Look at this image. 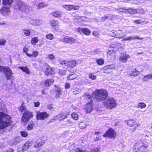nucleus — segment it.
I'll use <instances>...</instances> for the list:
<instances>
[{
	"label": "nucleus",
	"instance_id": "1",
	"mask_svg": "<svg viewBox=\"0 0 152 152\" xmlns=\"http://www.w3.org/2000/svg\"><path fill=\"white\" fill-rule=\"evenodd\" d=\"M108 93L106 90L103 89H97L92 93V96L96 101H101L107 98Z\"/></svg>",
	"mask_w": 152,
	"mask_h": 152
},
{
	"label": "nucleus",
	"instance_id": "2",
	"mask_svg": "<svg viewBox=\"0 0 152 152\" xmlns=\"http://www.w3.org/2000/svg\"><path fill=\"white\" fill-rule=\"evenodd\" d=\"M11 122V117L3 112H0V129L10 125Z\"/></svg>",
	"mask_w": 152,
	"mask_h": 152
},
{
	"label": "nucleus",
	"instance_id": "3",
	"mask_svg": "<svg viewBox=\"0 0 152 152\" xmlns=\"http://www.w3.org/2000/svg\"><path fill=\"white\" fill-rule=\"evenodd\" d=\"M103 105L106 108L112 110L116 107L117 103L114 99L109 97L108 99H105L104 101Z\"/></svg>",
	"mask_w": 152,
	"mask_h": 152
},
{
	"label": "nucleus",
	"instance_id": "4",
	"mask_svg": "<svg viewBox=\"0 0 152 152\" xmlns=\"http://www.w3.org/2000/svg\"><path fill=\"white\" fill-rule=\"evenodd\" d=\"M0 72H2L4 74L5 77L7 80H10L13 77L12 70L9 67L0 66Z\"/></svg>",
	"mask_w": 152,
	"mask_h": 152
},
{
	"label": "nucleus",
	"instance_id": "5",
	"mask_svg": "<svg viewBox=\"0 0 152 152\" xmlns=\"http://www.w3.org/2000/svg\"><path fill=\"white\" fill-rule=\"evenodd\" d=\"M116 133L115 130L112 128H110L109 130L106 132L105 134L103 135L104 137H107L111 138H115Z\"/></svg>",
	"mask_w": 152,
	"mask_h": 152
},
{
	"label": "nucleus",
	"instance_id": "6",
	"mask_svg": "<svg viewBox=\"0 0 152 152\" xmlns=\"http://www.w3.org/2000/svg\"><path fill=\"white\" fill-rule=\"evenodd\" d=\"M49 115L46 112H37L36 115L37 120H44L47 118Z\"/></svg>",
	"mask_w": 152,
	"mask_h": 152
},
{
	"label": "nucleus",
	"instance_id": "7",
	"mask_svg": "<svg viewBox=\"0 0 152 152\" xmlns=\"http://www.w3.org/2000/svg\"><path fill=\"white\" fill-rule=\"evenodd\" d=\"M148 146L147 143H143L141 142H139L136 143V145L134 147V151H137L139 150L141 147L147 148Z\"/></svg>",
	"mask_w": 152,
	"mask_h": 152
},
{
	"label": "nucleus",
	"instance_id": "8",
	"mask_svg": "<svg viewBox=\"0 0 152 152\" xmlns=\"http://www.w3.org/2000/svg\"><path fill=\"white\" fill-rule=\"evenodd\" d=\"M62 40L63 42L71 44L75 43L76 41L75 39L68 36L63 38Z\"/></svg>",
	"mask_w": 152,
	"mask_h": 152
},
{
	"label": "nucleus",
	"instance_id": "9",
	"mask_svg": "<svg viewBox=\"0 0 152 152\" xmlns=\"http://www.w3.org/2000/svg\"><path fill=\"white\" fill-rule=\"evenodd\" d=\"M130 58V56L125 53H122L121 54L119 59L120 61L124 63H126Z\"/></svg>",
	"mask_w": 152,
	"mask_h": 152
},
{
	"label": "nucleus",
	"instance_id": "10",
	"mask_svg": "<svg viewBox=\"0 0 152 152\" xmlns=\"http://www.w3.org/2000/svg\"><path fill=\"white\" fill-rule=\"evenodd\" d=\"M29 22L31 24L35 26L40 25L42 23V21L39 19H32Z\"/></svg>",
	"mask_w": 152,
	"mask_h": 152
},
{
	"label": "nucleus",
	"instance_id": "11",
	"mask_svg": "<svg viewBox=\"0 0 152 152\" xmlns=\"http://www.w3.org/2000/svg\"><path fill=\"white\" fill-rule=\"evenodd\" d=\"M85 109L86 113H90L93 110V104L92 102H88L85 106Z\"/></svg>",
	"mask_w": 152,
	"mask_h": 152
},
{
	"label": "nucleus",
	"instance_id": "12",
	"mask_svg": "<svg viewBox=\"0 0 152 152\" xmlns=\"http://www.w3.org/2000/svg\"><path fill=\"white\" fill-rule=\"evenodd\" d=\"M63 7L68 11H70L73 9L76 10H78L79 8L78 6H75L74 5H64Z\"/></svg>",
	"mask_w": 152,
	"mask_h": 152
},
{
	"label": "nucleus",
	"instance_id": "13",
	"mask_svg": "<svg viewBox=\"0 0 152 152\" xmlns=\"http://www.w3.org/2000/svg\"><path fill=\"white\" fill-rule=\"evenodd\" d=\"M50 23L53 28L56 30L58 29V26L59 24V22L56 20H51L50 22Z\"/></svg>",
	"mask_w": 152,
	"mask_h": 152
},
{
	"label": "nucleus",
	"instance_id": "14",
	"mask_svg": "<svg viewBox=\"0 0 152 152\" xmlns=\"http://www.w3.org/2000/svg\"><path fill=\"white\" fill-rule=\"evenodd\" d=\"M135 39H143V38H140L137 36L134 37L132 36H131L130 37H126V38H124L122 39V41L126 40L129 41L132 40H135Z\"/></svg>",
	"mask_w": 152,
	"mask_h": 152
},
{
	"label": "nucleus",
	"instance_id": "15",
	"mask_svg": "<svg viewBox=\"0 0 152 152\" xmlns=\"http://www.w3.org/2000/svg\"><path fill=\"white\" fill-rule=\"evenodd\" d=\"M17 5L19 9L21 10H25L26 6L25 4L20 1H18L17 2Z\"/></svg>",
	"mask_w": 152,
	"mask_h": 152
},
{
	"label": "nucleus",
	"instance_id": "16",
	"mask_svg": "<svg viewBox=\"0 0 152 152\" xmlns=\"http://www.w3.org/2000/svg\"><path fill=\"white\" fill-rule=\"evenodd\" d=\"M22 140L21 139L20 137H17L12 139L10 142L12 144L16 145L18 143L20 142Z\"/></svg>",
	"mask_w": 152,
	"mask_h": 152
},
{
	"label": "nucleus",
	"instance_id": "17",
	"mask_svg": "<svg viewBox=\"0 0 152 152\" xmlns=\"http://www.w3.org/2000/svg\"><path fill=\"white\" fill-rule=\"evenodd\" d=\"M140 74V72L137 70L132 69H131V71L129 73V75L132 76H136Z\"/></svg>",
	"mask_w": 152,
	"mask_h": 152
},
{
	"label": "nucleus",
	"instance_id": "18",
	"mask_svg": "<svg viewBox=\"0 0 152 152\" xmlns=\"http://www.w3.org/2000/svg\"><path fill=\"white\" fill-rule=\"evenodd\" d=\"M10 9L8 7H4L0 10V12L3 15H7L10 12Z\"/></svg>",
	"mask_w": 152,
	"mask_h": 152
},
{
	"label": "nucleus",
	"instance_id": "19",
	"mask_svg": "<svg viewBox=\"0 0 152 152\" xmlns=\"http://www.w3.org/2000/svg\"><path fill=\"white\" fill-rule=\"evenodd\" d=\"M51 14L53 17L58 18L61 17L63 14L62 11H58L53 12Z\"/></svg>",
	"mask_w": 152,
	"mask_h": 152
},
{
	"label": "nucleus",
	"instance_id": "20",
	"mask_svg": "<svg viewBox=\"0 0 152 152\" xmlns=\"http://www.w3.org/2000/svg\"><path fill=\"white\" fill-rule=\"evenodd\" d=\"M107 56L108 58H110L111 59H113L115 57V54L113 50H108L107 52Z\"/></svg>",
	"mask_w": 152,
	"mask_h": 152
},
{
	"label": "nucleus",
	"instance_id": "21",
	"mask_svg": "<svg viewBox=\"0 0 152 152\" xmlns=\"http://www.w3.org/2000/svg\"><path fill=\"white\" fill-rule=\"evenodd\" d=\"M88 125L86 121H84L80 122L78 126L80 129H83L86 128Z\"/></svg>",
	"mask_w": 152,
	"mask_h": 152
},
{
	"label": "nucleus",
	"instance_id": "22",
	"mask_svg": "<svg viewBox=\"0 0 152 152\" xmlns=\"http://www.w3.org/2000/svg\"><path fill=\"white\" fill-rule=\"evenodd\" d=\"M58 115V120L60 121L64 120L67 117V115H65L64 113L59 114Z\"/></svg>",
	"mask_w": 152,
	"mask_h": 152
},
{
	"label": "nucleus",
	"instance_id": "23",
	"mask_svg": "<svg viewBox=\"0 0 152 152\" xmlns=\"http://www.w3.org/2000/svg\"><path fill=\"white\" fill-rule=\"evenodd\" d=\"M76 62L75 60L70 61H67L66 66L69 67H73L75 66Z\"/></svg>",
	"mask_w": 152,
	"mask_h": 152
},
{
	"label": "nucleus",
	"instance_id": "24",
	"mask_svg": "<svg viewBox=\"0 0 152 152\" xmlns=\"http://www.w3.org/2000/svg\"><path fill=\"white\" fill-rule=\"evenodd\" d=\"M116 32L117 33H116L115 37L121 39L125 36L124 35H123V32L120 30H117Z\"/></svg>",
	"mask_w": 152,
	"mask_h": 152
},
{
	"label": "nucleus",
	"instance_id": "25",
	"mask_svg": "<svg viewBox=\"0 0 152 152\" xmlns=\"http://www.w3.org/2000/svg\"><path fill=\"white\" fill-rule=\"evenodd\" d=\"M54 82V80L53 79H48L45 81V84L46 86H49L52 85Z\"/></svg>",
	"mask_w": 152,
	"mask_h": 152
},
{
	"label": "nucleus",
	"instance_id": "26",
	"mask_svg": "<svg viewBox=\"0 0 152 152\" xmlns=\"http://www.w3.org/2000/svg\"><path fill=\"white\" fill-rule=\"evenodd\" d=\"M136 123L132 120H128L127 121V124L130 127H133L136 125Z\"/></svg>",
	"mask_w": 152,
	"mask_h": 152
},
{
	"label": "nucleus",
	"instance_id": "27",
	"mask_svg": "<svg viewBox=\"0 0 152 152\" xmlns=\"http://www.w3.org/2000/svg\"><path fill=\"white\" fill-rule=\"evenodd\" d=\"M26 114V117L28 118V119H30L33 117V115L32 113L27 110L25 111L23 114Z\"/></svg>",
	"mask_w": 152,
	"mask_h": 152
},
{
	"label": "nucleus",
	"instance_id": "28",
	"mask_svg": "<svg viewBox=\"0 0 152 152\" xmlns=\"http://www.w3.org/2000/svg\"><path fill=\"white\" fill-rule=\"evenodd\" d=\"M82 17L79 16H74L73 17V20L75 22L79 23L82 20Z\"/></svg>",
	"mask_w": 152,
	"mask_h": 152
},
{
	"label": "nucleus",
	"instance_id": "29",
	"mask_svg": "<svg viewBox=\"0 0 152 152\" xmlns=\"http://www.w3.org/2000/svg\"><path fill=\"white\" fill-rule=\"evenodd\" d=\"M151 78H152V73L144 76L143 78V80L144 81H147Z\"/></svg>",
	"mask_w": 152,
	"mask_h": 152
},
{
	"label": "nucleus",
	"instance_id": "30",
	"mask_svg": "<svg viewBox=\"0 0 152 152\" xmlns=\"http://www.w3.org/2000/svg\"><path fill=\"white\" fill-rule=\"evenodd\" d=\"M85 100H86L88 101V102H92L90 95L87 94H85V95L83 96Z\"/></svg>",
	"mask_w": 152,
	"mask_h": 152
},
{
	"label": "nucleus",
	"instance_id": "31",
	"mask_svg": "<svg viewBox=\"0 0 152 152\" xmlns=\"http://www.w3.org/2000/svg\"><path fill=\"white\" fill-rule=\"evenodd\" d=\"M31 145V143L28 141L27 142L25 143L23 146L25 150V151H27L29 147Z\"/></svg>",
	"mask_w": 152,
	"mask_h": 152
},
{
	"label": "nucleus",
	"instance_id": "32",
	"mask_svg": "<svg viewBox=\"0 0 152 152\" xmlns=\"http://www.w3.org/2000/svg\"><path fill=\"white\" fill-rule=\"evenodd\" d=\"M18 68L22 70L23 72H26L27 74H29L30 73L28 68L27 67L20 66L18 67Z\"/></svg>",
	"mask_w": 152,
	"mask_h": 152
},
{
	"label": "nucleus",
	"instance_id": "33",
	"mask_svg": "<svg viewBox=\"0 0 152 152\" xmlns=\"http://www.w3.org/2000/svg\"><path fill=\"white\" fill-rule=\"evenodd\" d=\"M80 30L84 34L86 35H89L90 34V31L87 28H81Z\"/></svg>",
	"mask_w": 152,
	"mask_h": 152
},
{
	"label": "nucleus",
	"instance_id": "34",
	"mask_svg": "<svg viewBox=\"0 0 152 152\" xmlns=\"http://www.w3.org/2000/svg\"><path fill=\"white\" fill-rule=\"evenodd\" d=\"M126 13H129L130 14H136V10L133 8H129L126 9Z\"/></svg>",
	"mask_w": 152,
	"mask_h": 152
},
{
	"label": "nucleus",
	"instance_id": "35",
	"mask_svg": "<svg viewBox=\"0 0 152 152\" xmlns=\"http://www.w3.org/2000/svg\"><path fill=\"white\" fill-rule=\"evenodd\" d=\"M26 115V114H25L23 115L22 118V121L23 122L27 124L28 122V121L30 119H28V118L26 117V115Z\"/></svg>",
	"mask_w": 152,
	"mask_h": 152
},
{
	"label": "nucleus",
	"instance_id": "36",
	"mask_svg": "<svg viewBox=\"0 0 152 152\" xmlns=\"http://www.w3.org/2000/svg\"><path fill=\"white\" fill-rule=\"evenodd\" d=\"M34 125V123L33 121H31L28 124L27 127V129L28 130H30L32 129Z\"/></svg>",
	"mask_w": 152,
	"mask_h": 152
},
{
	"label": "nucleus",
	"instance_id": "37",
	"mask_svg": "<svg viewBox=\"0 0 152 152\" xmlns=\"http://www.w3.org/2000/svg\"><path fill=\"white\" fill-rule=\"evenodd\" d=\"M13 0H3V3L4 5H9L11 4Z\"/></svg>",
	"mask_w": 152,
	"mask_h": 152
},
{
	"label": "nucleus",
	"instance_id": "38",
	"mask_svg": "<svg viewBox=\"0 0 152 152\" xmlns=\"http://www.w3.org/2000/svg\"><path fill=\"white\" fill-rule=\"evenodd\" d=\"M75 152H90V151L87 149H81L77 148L75 150Z\"/></svg>",
	"mask_w": 152,
	"mask_h": 152
},
{
	"label": "nucleus",
	"instance_id": "39",
	"mask_svg": "<svg viewBox=\"0 0 152 152\" xmlns=\"http://www.w3.org/2000/svg\"><path fill=\"white\" fill-rule=\"evenodd\" d=\"M44 144L42 142H36L35 143L34 147L35 148L40 147Z\"/></svg>",
	"mask_w": 152,
	"mask_h": 152
},
{
	"label": "nucleus",
	"instance_id": "40",
	"mask_svg": "<svg viewBox=\"0 0 152 152\" xmlns=\"http://www.w3.org/2000/svg\"><path fill=\"white\" fill-rule=\"evenodd\" d=\"M38 41V39L37 37H35L33 38L31 40V43L33 45H35L36 43H37Z\"/></svg>",
	"mask_w": 152,
	"mask_h": 152
},
{
	"label": "nucleus",
	"instance_id": "41",
	"mask_svg": "<svg viewBox=\"0 0 152 152\" xmlns=\"http://www.w3.org/2000/svg\"><path fill=\"white\" fill-rule=\"evenodd\" d=\"M146 107V104L144 102H140L137 105V108H141V109L144 108Z\"/></svg>",
	"mask_w": 152,
	"mask_h": 152
},
{
	"label": "nucleus",
	"instance_id": "42",
	"mask_svg": "<svg viewBox=\"0 0 152 152\" xmlns=\"http://www.w3.org/2000/svg\"><path fill=\"white\" fill-rule=\"evenodd\" d=\"M71 116L72 118L75 120H77L78 119V115L75 112H73L71 114Z\"/></svg>",
	"mask_w": 152,
	"mask_h": 152
},
{
	"label": "nucleus",
	"instance_id": "43",
	"mask_svg": "<svg viewBox=\"0 0 152 152\" xmlns=\"http://www.w3.org/2000/svg\"><path fill=\"white\" fill-rule=\"evenodd\" d=\"M57 93L56 94V97L58 98L60 97V95L62 94V92L60 89H58L56 91Z\"/></svg>",
	"mask_w": 152,
	"mask_h": 152
},
{
	"label": "nucleus",
	"instance_id": "44",
	"mask_svg": "<svg viewBox=\"0 0 152 152\" xmlns=\"http://www.w3.org/2000/svg\"><path fill=\"white\" fill-rule=\"evenodd\" d=\"M115 64H113L110 65H108L105 66L104 68L105 69H111L115 68Z\"/></svg>",
	"mask_w": 152,
	"mask_h": 152
},
{
	"label": "nucleus",
	"instance_id": "45",
	"mask_svg": "<svg viewBox=\"0 0 152 152\" xmlns=\"http://www.w3.org/2000/svg\"><path fill=\"white\" fill-rule=\"evenodd\" d=\"M100 150V148L98 147L91 149L90 152H99Z\"/></svg>",
	"mask_w": 152,
	"mask_h": 152
},
{
	"label": "nucleus",
	"instance_id": "46",
	"mask_svg": "<svg viewBox=\"0 0 152 152\" xmlns=\"http://www.w3.org/2000/svg\"><path fill=\"white\" fill-rule=\"evenodd\" d=\"M76 77V75L75 74H70L68 77V79L69 80H72Z\"/></svg>",
	"mask_w": 152,
	"mask_h": 152
},
{
	"label": "nucleus",
	"instance_id": "47",
	"mask_svg": "<svg viewBox=\"0 0 152 152\" xmlns=\"http://www.w3.org/2000/svg\"><path fill=\"white\" fill-rule=\"evenodd\" d=\"M52 69L51 68H47V69L45 72V75H48L49 74L51 73V71Z\"/></svg>",
	"mask_w": 152,
	"mask_h": 152
},
{
	"label": "nucleus",
	"instance_id": "48",
	"mask_svg": "<svg viewBox=\"0 0 152 152\" xmlns=\"http://www.w3.org/2000/svg\"><path fill=\"white\" fill-rule=\"evenodd\" d=\"M138 13L139 14H143L145 13L144 11L142 9H140L136 10V14Z\"/></svg>",
	"mask_w": 152,
	"mask_h": 152
},
{
	"label": "nucleus",
	"instance_id": "49",
	"mask_svg": "<svg viewBox=\"0 0 152 152\" xmlns=\"http://www.w3.org/2000/svg\"><path fill=\"white\" fill-rule=\"evenodd\" d=\"M47 5L46 4L44 3L43 2H40L39 3L38 8L39 9H40L41 8L47 6Z\"/></svg>",
	"mask_w": 152,
	"mask_h": 152
},
{
	"label": "nucleus",
	"instance_id": "50",
	"mask_svg": "<svg viewBox=\"0 0 152 152\" xmlns=\"http://www.w3.org/2000/svg\"><path fill=\"white\" fill-rule=\"evenodd\" d=\"M45 37L47 39L52 40L53 39V35L52 34H47L45 36Z\"/></svg>",
	"mask_w": 152,
	"mask_h": 152
},
{
	"label": "nucleus",
	"instance_id": "51",
	"mask_svg": "<svg viewBox=\"0 0 152 152\" xmlns=\"http://www.w3.org/2000/svg\"><path fill=\"white\" fill-rule=\"evenodd\" d=\"M66 71L65 70L59 69L58 71V74L60 75H63L66 74Z\"/></svg>",
	"mask_w": 152,
	"mask_h": 152
},
{
	"label": "nucleus",
	"instance_id": "52",
	"mask_svg": "<svg viewBox=\"0 0 152 152\" xmlns=\"http://www.w3.org/2000/svg\"><path fill=\"white\" fill-rule=\"evenodd\" d=\"M23 31H24V34L26 36H28L30 35L31 31L30 30H28L23 29Z\"/></svg>",
	"mask_w": 152,
	"mask_h": 152
},
{
	"label": "nucleus",
	"instance_id": "53",
	"mask_svg": "<svg viewBox=\"0 0 152 152\" xmlns=\"http://www.w3.org/2000/svg\"><path fill=\"white\" fill-rule=\"evenodd\" d=\"M145 21V20H135L133 21L134 23H135L136 24H140L141 23H144Z\"/></svg>",
	"mask_w": 152,
	"mask_h": 152
},
{
	"label": "nucleus",
	"instance_id": "54",
	"mask_svg": "<svg viewBox=\"0 0 152 152\" xmlns=\"http://www.w3.org/2000/svg\"><path fill=\"white\" fill-rule=\"evenodd\" d=\"M96 62L99 65H102L104 63V60L102 59H98L97 60Z\"/></svg>",
	"mask_w": 152,
	"mask_h": 152
},
{
	"label": "nucleus",
	"instance_id": "55",
	"mask_svg": "<svg viewBox=\"0 0 152 152\" xmlns=\"http://www.w3.org/2000/svg\"><path fill=\"white\" fill-rule=\"evenodd\" d=\"M117 30H113L111 31L110 33V34L111 36L113 37H115V35H116V33Z\"/></svg>",
	"mask_w": 152,
	"mask_h": 152
},
{
	"label": "nucleus",
	"instance_id": "56",
	"mask_svg": "<svg viewBox=\"0 0 152 152\" xmlns=\"http://www.w3.org/2000/svg\"><path fill=\"white\" fill-rule=\"evenodd\" d=\"M47 58L50 60H53L55 59V57L52 54H48V55Z\"/></svg>",
	"mask_w": 152,
	"mask_h": 152
},
{
	"label": "nucleus",
	"instance_id": "57",
	"mask_svg": "<svg viewBox=\"0 0 152 152\" xmlns=\"http://www.w3.org/2000/svg\"><path fill=\"white\" fill-rule=\"evenodd\" d=\"M20 134L21 135L24 137H26L28 135V133L25 131L21 132Z\"/></svg>",
	"mask_w": 152,
	"mask_h": 152
},
{
	"label": "nucleus",
	"instance_id": "58",
	"mask_svg": "<svg viewBox=\"0 0 152 152\" xmlns=\"http://www.w3.org/2000/svg\"><path fill=\"white\" fill-rule=\"evenodd\" d=\"M6 42L5 40L3 39H0V45L3 46L5 45Z\"/></svg>",
	"mask_w": 152,
	"mask_h": 152
},
{
	"label": "nucleus",
	"instance_id": "59",
	"mask_svg": "<svg viewBox=\"0 0 152 152\" xmlns=\"http://www.w3.org/2000/svg\"><path fill=\"white\" fill-rule=\"evenodd\" d=\"M89 77L92 80H94L96 79V76L93 75L91 73L89 74Z\"/></svg>",
	"mask_w": 152,
	"mask_h": 152
},
{
	"label": "nucleus",
	"instance_id": "60",
	"mask_svg": "<svg viewBox=\"0 0 152 152\" xmlns=\"http://www.w3.org/2000/svg\"><path fill=\"white\" fill-rule=\"evenodd\" d=\"M39 54V53L37 51H34L32 52V55H33V56L34 57H37L38 56Z\"/></svg>",
	"mask_w": 152,
	"mask_h": 152
},
{
	"label": "nucleus",
	"instance_id": "61",
	"mask_svg": "<svg viewBox=\"0 0 152 152\" xmlns=\"http://www.w3.org/2000/svg\"><path fill=\"white\" fill-rule=\"evenodd\" d=\"M24 151H25V150L23 146L19 147L18 149V152H23Z\"/></svg>",
	"mask_w": 152,
	"mask_h": 152
},
{
	"label": "nucleus",
	"instance_id": "62",
	"mask_svg": "<svg viewBox=\"0 0 152 152\" xmlns=\"http://www.w3.org/2000/svg\"><path fill=\"white\" fill-rule=\"evenodd\" d=\"M26 107L23 106L20 107L19 108V110L21 112H23L24 110H26Z\"/></svg>",
	"mask_w": 152,
	"mask_h": 152
},
{
	"label": "nucleus",
	"instance_id": "63",
	"mask_svg": "<svg viewBox=\"0 0 152 152\" xmlns=\"http://www.w3.org/2000/svg\"><path fill=\"white\" fill-rule=\"evenodd\" d=\"M58 115L55 116L53 117L52 119H51L50 121L51 122H53L55 121L58 120Z\"/></svg>",
	"mask_w": 152,
	"mask_h": 152
},
{
	"label": "nucleus",
	"instance_id": "64",
	"mask_svg": "<svg viewBox=\"0 0 152 152\" xmlns=\"http://www.w3.org/2000/svg\"><path fill=\"white\" fill-rule=\"evenodd\" d=\"M14 151L12 148H10L7 150L3 151L2 152H14Z\"/></svg>",
	"mask_w": 152,
	"mask_h": 152
}]
</instances>
